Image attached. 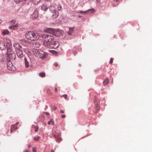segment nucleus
<instances>
[{"label": "nucleus", "instance_id": "1", "mask_svg": "<svg viewBox=\"0 0 152 152\" xmlns=\"http://www.w3.org/2000/svg\"><path fill=\"white\" fill-rule=\"evenodd\" d=\"M12 43L9 39L5 38L0 41V49L4 50L7 48V54L10 59L12 60H14L16 57L15 52L12 48Z\"/></svg>", "mask_w": 152, "mask_h": 152}, {"label": "nucleus", "instance_id": "2", "mask_svg": "<svg viewBox=\"0 0 152 152\" xmlns=\"http://www.w3.org/2000/svg\"><path fill=\"white\" fill-rule=\"evenodd\" d=\"M41 34L36 32L31 31L27 32L26 34V38L31 41H35L39 39L41 37Z\"/></svg>", "mask_w": 152, "mask_h": 152}, {"label": "nucleus", "instance_id": "3", "mask_svg": "<svg viewBox=\"0 0 152 152\" xmlns=\"http://www.w3.org/2000/svg\"><path fill=\"white\" fill-rule=\"evenodd\" d=\"M43 40V44L44 45L48 47L52 42L54 40V37L51 35L42 34H41Z\"/></svg>", "mask_w": 152, "mask_h": 152}, {"label": "nucleus", "instance_id": "4", "mask_svg": "<svg viewBox=\"0 0 152 152\" xmlns=\"http://www.w3.org/2000/svg\"><path fill=\"white\" fill-rule=\"evenodd\" d=\"M57 5L53 4L50 7V11L53 13L52 16L54 18H57L59 15V13L57 10Z\"/></svg>", "mask_w": 152, "mask_h": 152}, {"label": "nucleus", "instance_id": "5", "mask_svg": "<svg viewBox=\"0 0 152 152\" xmlns=\"http://www.w3.org/2000/svg\"><path fill=\"white\" fill-rule=\"evenodd\" d=\"M59 45V43L58 42L53 41L48 48H50L56 49L57 48Z\"/></svg>", "mask_w": 152, "mask_h": 152}, {"label": "nucleus", "instance_id": "6", "mask_svg": "<svg viewBox=\"0 0 152 152\" xmlns=\"http://www.w3.org/2000/svg\"><path fill=\"white\" fill-rule=\"evenodd\" d=\"M53 137L55 138L56 139V140L57 142H59L60 141H61V139L60 137V134H59L56 133V132H55H55H53Z\"/></svg>", "mask_w": 152, "mask_h": 152}, {"label": "nucleus", "instance_id": "7", "mask_svg": "<svg viewBox=\"0 0 152 152\" xmlns=\"http://www.w3.org/2000/svg\"><path fill=\"white\" fill-rule=\"evenodd\" d=\"M64 33L63 31L59 29H55L53 35L57 37L59 36Z\"/></svg>", "mask_w": 152, "mask_h": 152}, {"label": "nucleus", "instance_id": "8", "mask_svg": "<svg viewBox=\"0 0 152 152\" xmlns=\"http://www.w3.org/2000/svg\"><path fill=\"white\" fill-rule=\"evenodd\" d=\"M39 56L37 57H38L42 59H43L45 57V52L43 51L39 50L38 53Z\"/></svg>", "mask_w": 152, "mask_h": 152}, {"label": "nucleus", "instance_id": "9", "mask_svg": "<svg viewBox=\"0 0 152 152\" xmlns=\"http://www.w3.org/2000/svg\"><path fill=\"white\" fill-rule=\"evenodd\" d=\"M16 51L17 55L19 58H21L23 56V51L21 49L16 50Z\"/></svg>", "mask_w": 152, "mask_h": 152}, {"label": "nucleus", "instance_id": "10", "mask_svg": "<svg viewBox=\"0 0 152 152\" xmlns=\"http://www.w3.org/2000/svg\"><path fill=\"white\" fill-rule=\"evenodd\" d=\"M7 68L9 70H14L15 69V67L11 62H8L7 63Z\"/></svg>", "mask_w": 152, "mask_h": 152}, {"label": "nucleus", "instance_id": "11", "mask_svg": "<svg viewBox=\"0 0 152 152\" xmlns=\"http://www.w3.org/2000/svg\"><path fill=\"white\" fill-rule=\"evenodd\" d=\"M32 18L34 19L37 18L38 16V11L37 10H35L31 15Z\"/></svg>", "mask_w": 152, "mask_h": 152}, {"label": "nucleus", "instance_id": "12", "mask_svg": "<svg viewBox=\"0 0 152 152\" xmlns=\"http://www.w3.org/2000/svg\"><path fill=\"white\" fill-rule=\"evenodd\" d=\"M54 30L51 28H48L45 29V31L46 32L53 34Z\"/></svg>", "mask_w": 152, "mask_h": 152}, {"label": "nucleus", "instance_id": "13", "mask_svg": "<svg viewBox=\"0 0 152 152\" xmlns=\"http://www.w3.org/2000/svg\"><path fill=\"white\" fill-rule=\"evenodd\" d=\"M39 51V50L37 49L33 48L32 50V51L33 54L37 57V56H39L38 53Z\"/></svg>", "mask_w": 152, "mask_h": 152}, {"label": "nucleus", "instance_id": "14", "mask_svg": "<svg viewBox=\"0 0 152 152\" xmlns=\"http://www.w3.org/2000/svg\"><path fill=\"white\" fill-rule=\"evenodd\" d=\"M14 47L15 48L16 50H20L21 46L18 43H15L13 45Z\"/></svg>", "mask_w": 152, "mask_h": 152}, {"label": "nucleus", "instance_id": "15", "mask_svg": "<svg viewBox=\"0 0 152 152\" xmlns=\"http://www.w3.org/2000/svg\"><path fill=\"white\" fill-rule=\"evenodd\" d=\"M18 26V25L17 24H16L14 25L10 26L9 27V28L10 29L15 30L17 28Z\"/></svg>", "mask_w": 152, "mask_h": 152}, {"label": "nucleus", "instance_id": "16", "mask_svg": "<svg viewBox=\"0 0 152 152\" xmlns=\"http://www.w3.org/2000/svg\"><path fill=\"white\" fill-rule=\"evenodd\" d=\"M30 59L29 58H25L24 59L25 61V66L26 67V68H28V67L29 65V62H28V60H29Z\"/></svg>", "mask_w": 152, "mask_h": 152}, {"label": "nucleus", "instance_id": "17", "mask_svg": "<svg viewBox=\"0 0 152 152\" xmlns=\"http://www.w3.org/2000/svg\"><path fill=\"white\" fill-rule=\"evenodd\" d=\"M48 8V6L46 5H43L41 7V9L43 11H46Z\"/></svg>", "mask_w": 152, "mask_h": 152}, {"label": "nucleus", "instance_id": "18", "mask_svg": "<svg viewBox=\"0 0 152 152\" xmlns=\"http://www.w3.org/2000/svg\"><path fill=\"white\" fill-rule=\"evenodd\" d=\"M17 128L16 127V125H12L11 126V132H12L14 130L16 129H17Z\"/></svg>", "mask_w": 152, "mask_h": 152}, {"label": "nucleus", "instance_id": "19", "mask_svg": "<svg viewBox=\"0 0 152 152\" xmlns=\"http://www.w3.org/2000/svg\"><path fill=\"white\" fill-rule=\"evenodd\" d=\"M74 28H69V31L68 32L69 35H72V33H73Z\"/></svg>", "mask_w": 152, "mask_h": 152}, {"label": "nucleus", "instance_id": "20", "mask_svg": "<svg viewBox=\"0 0 152 152\" xmlns=\"http://www.w3.org/2000/svg\"><path fill=\"white\" fill-rule=\"evenodd\" d=\"M33 47L35 48H38L40 46L39 43L36 42H35L33 43Z\"/></svg>", "mask_w": 152, "mask_h": 152}, {"label": "nucleus", "instance_id": "21", "mask_svg": "<svg viewBox=\"0 0 152 152\" xmlns=\"http://www.w3.org/2000/svg\"><path fill=\"white\" fill-rule=\"evenodd\" d=\"M51 124L53 126L54 124V122L53 120L52 119H51L50 120V121H49L48 122V124L49 125Z\"/></svg>", "mask_w": 152, "mask_h": 152}, {"label": "nucleus", "instance_id": "22", "mask_svg": "<svg viewBox=\"0 0 152 152\" xmlns=\"http://www.w3.org/2000/svg\"><path fill=\"white\" fill-rule=\"evenodd\" d=\"M88 11V14H91L93 13L94 11H95L93 9H89L87 10Z\"/></svg>", "mask_w": 152, "mask_h": 152}, {"label": "nucleus", "instance_id": "23", "mask_svg": "<svg viewBox=\"0 0 152 152\" xmlns=\"http://www.w3.org/2000/svg\"><path fill=\"white\" fill-rule=\"evenodd\" d=\"M9 31L7 30H5L3 31L2 34L3 35H4L6 34H9Z\"/></svg>", "mask_w": 152, "mask_h": 152}, {"label": "nucleus", "instance_id": "24", "mask_svg": "<svg viewBox=\"0 0 152 152\" xmlns=\"http://www.w3.org/2000/svg\"><path fill=\"white\" fill-rule=\"evenodd\" d=\"M109 83V79L108 78H107L103 82L104 85H105Z\"/></svg>", "mask_w": 152, "mask_h": 152}, {"label": "nucleus", "instance_id": "25", "mask_svg": "<svg viewBox=\"0 0 152 152\" xmlns=\"http://www.w3.org/2000/svg\"><path fill=\"white\" fill-rule=\"evenodd\" d=\"M45 73L44 72H40L39 73V76L42 77H45Z\"/></svg>", "mask_w": 152, "mask_h": 152}, {"label": "nucleus", "instance_id": "26", "mask_svg": "<svg viewBox=\"0 0 152 152\" xmlns=\"http://www.w3.org/2000/svg\"><path fill=\"white\" fill-rule=\"evenodd\" d=\"M4 55L2 54H0V61H4Z\"/></svg>", "mask_w": 152, "mask_h": 152}, {"label": "nucleus", "instance_id": "27", "mask_svg": "<svg viewBox=\"0 0 152 152\" xmlns=\"http://www.w3.org/2000/svg\"><path fill=\"white\" fill-rule=\"evenodd\" d=\"M32 1L35 4H37L41 0H32Z\"/></svg>", "mask_w": 152, "mask_h": 152}, {"label": "nucleus", "instance_id": "28", "mask_svg": "<svg viewBox=\"0 0 152 152\" xmlns=\"http://www.w3.org/2000/svg\"><path fill=\"white\" fill-rule=\"evenodd\" d=\"M80 13H82L83 14H87L88 13V11L87 10L86 11H80L79 12Z\"/></svg>", "mask_w": 152, "mask_h": 152}, {"label": "nucleus", "instance_id": "29", "mask_svg": "<svg viewBox=\"0 0 152 152\" xmlns=\"http://www.w3.org/2000/svg\"><path fill=\"white\" fill-rule=\"evenodd\" d=\"M94 104H95L96 105V106L97 108V109H98V107H99V106H98V104H99V102H98V101H96V100H95L94 102Z\"/></svg>", "mask_w": 152, "mask_h": 152}, {"label": "nucleus", "instance_id": "30", "mask_svg": "<svg viewBox=\"0 0 152 152\" xmlns=\"http://www.w3.org/2000/svg\"><path fill=\"white\" fill-rule=\"evenodd\" d=\"M57 8L59 11L61 10L62 9L60 5H57Z\"/></svg>", "mask_w": 152, "mask_h": 152}, {"label": "nucleus", "instance_id": "31", "mask_svg": "<svg viewBox=\"0 0 152 152\" xmlns=\"http://www.w3.org/2000/svg\"><path fill=\"white\" fill-rule=\"evenodd\" d=\"M23 0H14L15 2L17 4L20 3L23 1Z\"/></svg>", "mask_w": 152, "mask_h": 152}, {"label": "nucleus", "instance_id": "32", "mask_svg": "<svg viewBox=\"0 0 152 152\" xmlns=\"http://www.w3.org/2000/svg\"><path fill=\"white\" fill-rule=\"evenodd\" d=\"M114 60V58H110L109 63L110 64H111L113 63V61Z\"/></svg>", "mask_w": 152, "mask_h": 152}, {"label": "nucleus", "instance_id": "33", "mask_svg": "<svg viewBox=\"0 0 152 152\" xmlns=\"http://www.w3.org/2000/svg\"><path fill=\"white\" fill-rule=\"evenodd\" d=\"M50 52L53 54H55L56 53V52L54 50H50Z\"/></svg>", "mask_w": 152, "mask_h": 152}, {"label": "nucleus", "instance_id": "34", "mask_svg": "<svg viewBox=\"0 0 152 152\" xmlns=\"http://www.w3.org/2000/svg\"><path fill=\"white\" fill-rule=\"evenodd\" d=\"M35 132H37L38 131V128H39L38 126H36V127H35Z\"/></svg>", "mask_w": 152, "mask_h": 152}, {"label": "nucleus", "instance_id": "35", "mask_svg": "<svg viewBox=\"0 0 152 152\" xmlns=\"http://www.w3.org/2000/svg\"><path fill=\"white\" fill-rule=\"evenodd\" d=\"M39 137H35L34 138V140L36 141H38L39 139Z\"/></svg>", "mask_w": 152, "mask_h": 152}, {"label": "nucleus", "instance_id": "36", "mask_svg": "<svg viewBox=\"0 0 152 152\" xmlns=\"http://www.w3.org/2000/svg\"><path fill=\"white\" fill-rule=\"evenodd\" d=\"M11 22L12 23V24H14L15 23L16 21L14 20L11 21Z\"/></svg>", "mask_w": 152, "mask_h": 152}, {"label": "nucleus", "instance_id": "37", "mask_svg": "<svg viewBox=\"0 0 152 152\" xmlns=\"http://www.w3.org/2000/svg\"><path fill=\"white\" fill-rule=\"evenodd\" d=\"M62 97L64 98L65 99H66L67 97V95L66 94H64L62 95Z\"/></svg>", "mask_w": 152, "mask_h": 152}, {"label": "nucleus", "instance_id": "38", "mask_svg": "<svg viewBox=\"0 0 152 152\" xmlns=\"http://www.w3.org/2000/svg\"><path fill=\"white\" fill-rule=\"evenodd\" d=\"M33 152H37V151L36 150V148L34 147L32 149Z\"/></svg>", "mask_w": 152, "mask_h": 152}, {"label": "nucleus", "instance_id": "39", "mask_svg": "<svg viewBox=\"0 0 152 152\" xmlns=\"http://www.w3.org/2000/svg\"><path fill=\"white\" fill-rule=\"evenodd\" d=\"M44 113H45V114L47 115H49V113L48 112H44Z\"/></svg>", "mask_w": 152, "mask_h": 152}, {"label": "nucleus", "instance_id": "40", "mask_svg": "<svg viewBox=\"0 0 152 152\" xmlns=\"http://www.w3.org/2000/svg\"><path fill=\"white\" fill-rule=\"evenodd\" d=\"M55 92H57L58 91V89H57V88H55Z\"/></svg>", "mask_w": 152, "mask_h": 152}, {"label": "nucleus", "instance_id": "41", "mask_svg": "<svg viewBox=\"0 0 152 152\" xmlns=\"http://www.w3.org/2000/svg\"><path fill=\"white\" fill-rule=\"evenodd\" d=\"M61 117L63 118H64L65 117V115H61Z\"/></svg>", "mask_w": 152, "mask_h": 152}, {"label": "nucleus", "instance_id": "42", "mask_svg": "<svg viewBox=\"0 0 152 152\" xmlns=\"http://www.w3.org/2000/svg\"><path fill=\"white\" fill-rule=\"evenodd\" d=\"M31 147V145L30 144H29L28 146V148L29 149Z\"/></svg>", "mask_w": 152, "mask_h": 152}, {"label": "nucleus", "instance_id": "43", "mask_svg": "<svg viewBox=\"0 0 152 152\" xmlns=\"http://www.w3.org/2000/svg\"><path fill=\"white\" fill-rule=\"evenodd\" d=\"M54 65L56 67L57 66H58V64L57 63H55L54 64Z\"/></svg>", "mask_w": 152, "mask_h": 152}, {"label": "nucleus", "instance_id": "44", "mask_svg": "<svg viewBox=\"0 0 152 152\" xmlns=\"http://www.w3.org/2000/svg\"><path fill=\"white\" fill-rule=\"evenodd\" d=\"M47 92L48 93H49V92H50V89H48L47 90Z\"/></svg>", "mask_w": 152, "mask_h": 152}, {"label": "nucleus", "instance_id": "45", "mask_svg": "<svg viewBox=\"0 0 152 152\" xmlns=\"http://www.w3.org/2000/svg\"><path fill=\"white\" fill-rule=\"evenodd\" d=\"M60 113H64V111L63 110H60Z\"/></svg>", "mask_w": 152, "mask_h": 152}, {"label": "nucleus", "instance_id": "46", "mask_svg": "<svg viewBox=\"0 0 152 152\" xmlns=\"http://www.w3.org/2000/svg\"><path fill=\"white\" fill-rule=\"evenodd\" d=\"M24 152H30L28 150H25V151H24Z\"/></svg>", "mask_w": 152, "mask_h": 152}, {"label": "nucleus", "instance_id": "47", "mask_svg": "<svg viewBox=\"0 0 152 152\" xmlns=\"http://www.w3.org/2000/svg\"><path fill=\"white\" fill-rule=\"evenodd\" d=\"M32 126V127H34V128H35V127H36V126L34 125H33Z\"/></svg>", "mask_w": 152, "mask_h": 152}, {"label": "nucleus", "instance_id": "48", "mask_svg": "<svg viewBox=\"0 0 152 152\" xmlns=\"http://www.w3.org/2000/svg\"><path fill=\"white\" fill-rule=\"evenodd\" d=\"M18 123H19V122H17L16 123V124L15 125L17 126V125L18 124Z\"/></svg>", "mask_w": 152, "mask_h": 152}, {"label": "nucleus", "instance_id": "49", "mask_svg": "<svg viewBox=\"0 0 152 152\" xmlns=\"http://www.w3.org/2000/svg\"><path fill=\"white\" fill-rule=\"evenodd\" d=\"M113 0L115 2H117L119 0Z\"/></svg>", "mask_w": 152, "mask_h": 152}, {"label": "nucleus", "instance_id": "50", "mask_svg": "<svg viewBox=\"0 0 152 152\" xmlns=\"http://www.w3.org/2000/svg\"><path fill=\"white\" fill-rule=\"evenodd\" d=\"M50 152H54V151H53V150H51V151Z\"/></svg>", "mask_w": 152, "mask_h": 152}, {"label": "nucleus", "instance_id": "51", "mask_svg": "<svg viewBox=\"0 0 152 152\" xmlns=\"http://www.w3.org/2000/svg\"><path fill=\"white\" fill-rule=\"evenodd\" d=\"M1 19H0V23H1Z\"/></svg>", "mask_w": 152, "mask_h": 152}, {"label": "nucleus", "instance_id": "52", "mask_svg": "<svg viewBox=\"0 0 152 152\" xmlns=\"http://www.w3.org/2000/svg\"><path fill=\"white\" fill-rule=\"evenodd\" d=\"M54 109H55V110H56V107H55V108H54Z\"/></svg>", "mask_w": 152, "mask_h": 152}, {"label": "nucleus", "instance_id": "53", "mask_svg": "<svg viewBox=\"0 0 152 152\" xmlns=\"http://www.w3.org/2000/svg\"><path fill=\"white\" fill-rule=\"evenodd\" d=\"M45 1H50V0H45Z\"/></svg>", "mask_w": 152, "mask_h": 152}]
</instances>
